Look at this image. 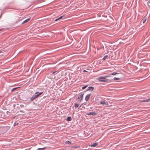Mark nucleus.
<instances>
[{"label": "nucleus", "instance_id": "f257e3e1", "mask_svg": "<svg viewBox=\"0 0 150 150\" xmlns=\"http://www.w3.org/2000/svg\"><path fill=\"white\" fill-rule=\"evenodd\" d=\"M110 76H105V77L103 76H100L98 78V79L99 81L101 82H105L107 81L106 79V77H109Z\"/></svg>", "mask_w": 150, "mask_h": 150}, {"label": "nucleus", "instance_id": "f03ea898", "mask_svg": "<svg viewBox=\"0 0 150 150\" xmlns=\"http://www.w3.org/2000/svg\"><path fill=\"white\" fill-rule=\"evenodd\" d=\"M86 115H96V113L94 112H87Z\"/></svg>", "mask_w": 150, "mask_h": 150}, {"label": "nucleus", "instance_id": "7ed1b4c3", "mask_svg": "<svg viewBox=\"0 0 150 150\" xmlns=\"http://www.w3.org/2000/svg\"><path fill=\"white\" fill-rule=\"evenodd\" d=\"M43 93V92H37L35 93V95L36 96V98L38 97L39 96L41 95Z\"/></svg>", "mask_w": 150, "mask_h": 150}, {"label": "nucleus", "instance_id": "20e7f679", "mask_svg": "<svg viewBox=\"0 0 150 150\" xmlns=\"http://www.w3.org/2000/svg\"><path fill=\"white\" fill-rule=\"evenodd\" d=\"M150 101V99H147L145 100H139V102H146Z\"/></svg>", "mask_w": 150, "mask_h": 150}, {"label": "nucleus", "instance_id": "39448f33", "mask_svg": "<svg viewBox=\"0 0 150 150\" xmlns=\"http://www.w3.org/2000/svg\"><path fill=\"white\" fill-rule=\"evenodd\" d=\"M83 93L79 95L78 96V98L80 100H82L83 98Z\"/></svg>", "mask_w": 150, "mask_h": 150}, {"label": "nucleus", "instance_id": "423d86ee", "mask_svg": "<svg viewBox=\"0 0 150 150\" xmlns=\"http://www.w3.org/2000/svg\"><path fill=\"white\" fill-rule=\"evenodd\" d=\"M90 94H88L86 96L85 98V100L86 101H87L89 100L90 98Z\"/></svg>", "mask_w": 150, "mask_h": 150}, {"label": "nucleus", "instance_id": "0eeeda50", "mask_svg": "<svg viewBox=\"0 0 150 150\" xmlns=\"http://www.w3.org/2000/svg\"><path fill=\"white\" fill-rule=\"evenodd\" d=\"M94 89V88L93 87H88L87 89V91H92Z\"/></svg>", "mask_w": 150, "mask_h": 150}, {"label": "nucleus", "instance_id": "6e6552de", "mask_svg": "<svg viewBox=\"0 0 150 150\" xmlns=\"http://www.w3.org/2000/svg\"><path fill=\"white\" fill-rule=\"evenodd\" d=\"M36 97L35 96V95L33 96L32 97H31L30 98V100L31 101H33L36 98Z\"/></svg>", "mask_w": 150, "mask_h": 150}, {"label": "nucleus", "instance_id": "1a4fd4ad", "mask_svg": "<svg viewBox=\"0 0 150 150\" xmlns=\"http://www.w3.org/2000/svg\"><path fill=\"white\" fill-rule=\"evenodd\" d=\"M98 145V143L97 142H96L94 143V144L92 145L91 146L93 147H94L95 146H97Z\"/></svg>", "mask_w": 150, "mask_h": 150}, {"label": "nucleus", "instance_id": "9d476101", "mask_svg": "<svg viewBox=\"0 0 150 150\" xmlns=\"http://www.w3.org/2000/svg\"><path fill=\"white\" fill-rule=\"evenodd\" d=\"M30 18H28L27 19L25 20L24 21H23L22 23V24H23L24 23H27V22H28L30 20Z\"/></svg>", "mask_w": 150, "mask_h": 150}, {"label": "nucleus", "instance_id": "9b49d317", "mask_svg": "<svg viewBox=\"0 0 150 150\" xmlns=\"http://www.w3.org/2000/svg\"><path fill=\"white\" fill-rule=\"evenodd\" d=\"M63 17V16H60L59 18H57V19H56L55 20H54V21H57L59 20H60V19H62V18Z\"/></svg>", "mask_w": 150, "mask_h": 150}, {"label": "nucleus", "instance_id": "f8f14e48", "mask_svg": "<svg viewBox=\"0 0 150 150\" xmlns=\"http://www.w3.org/2000/svg\"><path fill=\"white\" fill-rule=\"evenodd\" d=\"M71 120V119L70 117H68L67 119V121H70Z\"/></svg>", "mask_w": 150, "mask_h": 150}, {"label": "nucleus", "instance_id": "ddd939ff", "mask_svg": "<svg viewBox=\"0 0 150 150\" xmlns=\"http://www.w3.org/2000/svg\"><path fill=\"white\" fill-rule=\"evenodd\" d=\"M146 21V19L144 18H143L142 21V23H144Z\"/></svg>", "mask_w": 150, "mask_h": 150}, {"label": "nucleus", "instance_id": "4468645a", "mask_svg": "<svg viewBox=\"0 0 150 150\" xmlns=\"http://www.w3.org/2000/svg\"><path fill=\"white\" fill-rule=\"evenodd\" d=\"M118 74V73H117L115 72H114L111 73V74L112 75H115Z\"/></svg>", "mask_w": 150, "mask_h": 150}, {"label": "nucleus", "instance_id": "2eb2a0df", "mask_svg": "<svg viewBox=\"0 0 150 150\" xmlns=\"http://www.w3.org/2000/svg\"><path fill=\"white\" fill-rule=\"evenodd\" d=\"M113 79L115 81H116V80H120V78H116V77H114L113 78Z\"/></svg>", "mask_w": 150, "mask_h": 150}, {"label": "nucleus", "instance_id": "dca6fc26", "mask_svg": "<svg viewBox=\"0 0 150 150\" xmlns=\"http://www.w3.org/2000/svg\"><path fill=\"white\" fill-rule=\"evenodd\" d=\"M79 105L78 103H75L74 104V106L76 108H77L79 106Z\"/></svg>", "mask_w": 150, "mask_h": 150}, {"label": "nucleus", "instance_id": "f3484780", "mask_svg": "<svg viewBox=\"0 0 150 150\" xmlns=\"http://www.w3.org/2000/svg\"><path fill=\"white\" fill-rule=\"evenodd\" d=\"M100 103L101 104H102V105H104V104H106V103H105V102H104V101H101L100 102Z\"/></svg>", "mask_w": 150, "mask_h": 150}, {"label": "nucleus", "instance_id": "a211bd4d", "mask_svg": "<svg viewBox=\"0 0 150 150\" xmlns=\"http://www.w3.org/2000/svg\"><path fill=\"white\" fill-rule=\"evenodd\" d=\"M108 57V55H106L103 58V59L105 60L106 59V58Z\"/></svg>", "mask_w": 150, "mask_h": 150}, {"label": "nucleus", "instance_id": "6ab92c4d", "mask_svg": "<svg viewBox=\"0 0 150 150\" xmlns=\"http://www.w3.org/2000/svg\"><path fill=\"white\" fill-rule=\"evenodd\" d=\"M18 88L17 87V88H13V89H12V90H11V92H12L13 91H14V90H15V89H16L17 88Z\"/></svg>", "mask_w": 150, "mask_h": 150}, {"label": "nucleus", "instance_id": "aec40b11", "mask_svg": "<svg viewBox=\"0 0 150 150\" xmlns=\"http://www.w3.org/2000/svg\"><path fill=\"white\" fill-rule=\"evenodd\" d=\"M66 142L67 144H71V142L69 141H67V142Z\"/></svg>", "mask_w": 150, "mask_h": 150}, {"label": "nucleus", "instance_id": "412c9836", "mask_svg": "<svg viewBox=\"0 0 150 150\" xmlns=\"http://www.w3.org/2000/svg\"><path fill=\"white\" fill-rule=\"evenodd\" d=\"M87 86H83V87L82 88L83 89H85L87 87Z\"/></svg>", "mask_w": 150, "mask_h": 150}, {"label": "nucleus", "instance_id": "4be33fe9", "mask_svg": "<svg viewBox=\"0 0 150 150\" xmlns=\"http://www.w3.org/2000/svg\"><path fill=\"white\" fill-rule=\"evenodd\" d=\"M18 125V123H14V126H15L16 125Z\"/></svg>", "mask_w": 150, "mask_h": 150}, {"label": "nucleus", "instance_id": "5701e85b", "mask_svg": "<svg viewBox=\"0 0 150 150\" xmlns=\"http://www.w3.org/2000/svg\"><path fill=\"white\" fill-rule=\"evenodd\" d=\"M57 72H58V71H55L53 72L52 73V74H55L56 73H57Z\"/></svg>", "mask_w": 150, "mask_h": 150}, {"label": "nucleus", "instance_id": "b1692460", "mask_svg": "<svg viewBox=\"0 0 150 150\" xmlns=\"http://www.w3.org/2000/svg\"><path fill=\"white\" fill-rule=\"evenodd\" d=\"M45 148V147H44L43 148H41V150H42L43 149H44Z\"/></svg>", "mask_w": 150, "mask_h": 150}, {"label": "nucleus", "instance_id": "393cba45", "mask_svg": "<svg viewBox=\"0 0 150 150\" xmlns=\"http://www.w3.org/2000/svg\"><path fill=\"white\" fill-rule=\"evenodd\" d=\"M38 150H42L41 148H38Z\"/></svg>", "mask_w": 150, "mask_h": 150}, {"label": "nucleus", "instance_id": "a878e982", "mask_svg": "<svg viewBox=\"0 0 150 150\" xmlns=\"http://www.w3.org/2000/svg\"><path fill=\"white\" fill-rule=\"evenodd\" d=\"M87 72V71L86 70H84L83 71V72Z\"/></svg>", "mask_w": 150, "mask_h": 150}, {"label": "nucleus", "instance_id": "bb28decb", "mask_svg": "<svg viewBox=\"0 0 150 150\" xmlns=\"http://www.w3.org/2000/svg\"><path fill=\"white\" fill-rule=\"evenodd\" d=\"M98 98V97H96V98H95L96 100V99L98 100V99H97V98Z\"/></svg>", "mask_w": 150, "mask_h": 150}, {"label": "nucleus", "instance_id": "cd10ccee", "mask_svg": "<svg viewBox=\"0 0 150 150\" xmlns=\"http://www.w3.org/2000/svg\"><path fill=\"white\" fill-rule=\"evenodd\" d=\"M81 106H80V107H79V109L81 107Z\"/></svg>", "mask_w": 150, "mask_h": 150}]
</instances>
